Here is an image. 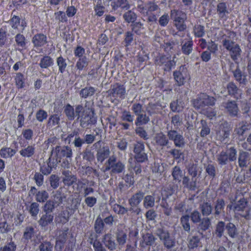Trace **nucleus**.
I'll list each match as a JSON object with an SVG mask.
<instances>
[{"label":"nucleus","mask_w":251,"mask_h":251,"mask_svg":"<svg viewBox=\"0 0 251 251\" xmlns=\"http://www.w3.org/2000/svg\"><path fill=\"white\" fill-rule=\"evenodd\" d=\"M32 42L34 47L39 50V52H42V48L48 43L47 37L43 33H37L32 37Z\"/></svg>","instance_id":"obj_14"},{"label":"nucleus","mask_w":251,"mask_h":251,"mask_svg":"<svg viewBox=\"0 0 251 251\" xmlns=\"http://www.w3.org/2000/svg\"><path fill=\"white\" fill-rule=\"evenodd\" d=\"M57 165V162L54 160L52 155L50 157L46 162L40 166V171L44 175L47 176L51 173L53 169H55Z\"/></svg>","instance_id":"obj_13"},{"label":"nucleus","mask_w":251,"mask_h":251,"mask_svg":"<svg viewBox=\"0 0 251 251\" xmlns=\"http://www.w3.org/2000/svg\"><path fill=\"white\" fill-rule=\"evenodd\" d=\"M53 64L52 58L49 55H45L41 59L39 65L41 68L46 69L52 65Z\"/></svg>","instance_id":"obj_37"},{"label":"nucleus","mask_w":251,"mask_h":251,"mask_svg":"<svg viewBox=\"0 0 251 251\" xmlns=\"http://www.w3.org/2000/svg\"><path fill=\"white\" fill-rule=\"evenodd\" d=\"M216 100L214 97L209 96L205 93H201L199 97L193 101L194 106L197 108H201L206 106H214Z\"/></svg>","instance_id":"obj_6"},{"label":"nucleus","mask_w":251,"mask_h":251,"mask_svg":"<svg viewBox=\"0 0 251 251\" xmlns=\"http://www.w3.org/2000/svg\"><path fill=\"white\" fill-rule=\"evenodd\" d=\"M136 119L135 121V124L136 126H141L147 124L150 118L149 116H147L146 114L141 113L136 116Z\"/></svg>","instance_id":"obj_30"},{"label":"nucleus","mask_w":251,"mask_h":251,"mask_svg":"<svg viewBox=\"0 0 251 251\" xmlns=\"http://www.w3.org/2000/svg\"><path fill=\"white\" fill-rule=\"evenodd\" d=\"M138 5L136 8H133L132 10H129L123 16H137L135 10L139 11L141 14H146V16H155L159 8L154 2L150 1L147 3L141 0H137Z\"/></svg>","instance_id":"obj_2"},{"label":"nucleus","mask_w":251,"mask_h":251,"mask_svg":"<svg viewBox=\"0 0 251 251\" xmlns=\"http://www.w3.org/2000/svg\"><path fill=\"white\" fill-rule=\"evenodd\" d=\"M126 233L123 230H118L117 233V241L120 245H124L126 241Z\"/></svg>","instance_id":"obj_51"},{"label":"nucleus","mask_w":251,"mask_h":251,"mask_svg":"<svg viewBox=\"0 0 251 251\" xmlns=\"http://www.w3.org/2000/svg\"><path fill=\"white\" fill-rule=\"evenodd\" d=\"M125 169V165L120 160H117L116 156H110L105 164L103 172L110 171L111 174L122 173Z\"/></svg>","instance_id":"obj_4"},{"label":"nucleus","mask_w":251,"mask_h":251,"mask_svg":"<svg viewBox=\"0 0 251 251\" xmlns=\"http://www.w3.org/2000/svg\"><path fill=\"white\" fill-rule=\"evenodd\" d=\"M17 150L9 147H2L0 150V157L2 158L12 157L16 153Z\"/></svg>","instance_id":"obj_27"},{"label":"nucleus","mask_w":251,"mask_h":251,"mask_svg":"<svg viewBox=\"0 0 251 251\" xmlns=\"http://www.w3.org/2000/svg\"><path fill=\"white\" fill-rule=\"evenodd\" d=\"M154 140L156 144L160 147H165L169 143V141L166 135L162 132L156 134Z\"/></svg>","instance_id":"obj_28"},{"label":"nucleus","mask_w":251,"mask_h":251,"mask_svg":"<svg viewBox=\"0 0 251 251\" xmlns=\"http://www.w3.org/2000/svg\"><path fill=\"white\" fill-rule=\"evenodd\" d=\"M201 209L203 216H208L211 213L212 207L210 203L205 202L201 205Z\"/></svg>","instance_id":"obj_52"},{"label":"nucleus","mask_w":251,"mask_h":251,"mask_svg":"<svg viewBox=\"0 0 251 251\" xmlns=\"http://www.w3.org/2000/svg\"><path fill=\"white\" fill-rule=\"evenodd\" d=\"M167 135L170 140L174 142L176 147L182 148L185 146V141L182 134L176 130H170L167 132Z\"/></svg>","instance_id":"obj_10"},{"label":"nucleus","mask_w":251,"mask_h":251,"mask_svg":"<svg viewBox=\"0 0 251 251\" xmlns=\"http://www.w3.org/2000/svg\"><path fill=\"white\" fill-rule=\"evenodd\" d=\"M96 90L94 87L92 86L86 87L80 90V95L83 98H87L93 96Z\"/></svg>","instance_id":"obj_42"},{"label":"nucleus","mask_w":251,"mask_h":251,"mask_svg":"<svg viewBox=\"0 0 251 251\" xmlns=\"http://www.w3.org/2000/svg\"><path fill=\"white\" fill-rule=\"evenodd\" d=\"M49 194L46 190L39 191L36 194L35 200L39 202H44L49 198Z\"/></svg>","instance_id":"obj_44"},{"label":"nucleus","mask_w":251,"mask_h":251,"mask_svg":"<svg viewBox=\"0 0 251 251\" xmlns=\"http://www.w3.org/2000/svg\"><path fill=\"white\" fill-rule=\"evenodd\" d=\"M97 118L95 116L93 111L88 110L84 112L80 120V125L83 127H86L89 125L96 124Z\"/></svg>","instance_id":"obj_9"},{"label":"nucleus","mask_w":251,"mask_h":251,"mask_svg":"<svg viewBox=\"0 0 251 251\" xmlns=\"http://www.w3.org/2000/svg\"><path fill=\"white\" fill-rule=\"evenodd\" d=\"M182 184L184 187L191 191H195L197 189V179L192 177L191 181L188 176H184L182 179Z\"/></svg>","instance_id":"obj_22"},{"label":"nucleus","mask_w":251,"mask_h":251,"mask_svg":"<svg viewBox=\"0 0 251 251\" xmlns=\"http://www.w3.org/2000/svg\"><path fill=\"white\" fill-rule=\"evenodd\" d=\"M228 94L231 97L238 100L241 97V91L233 82H229L226 86Z\"/></svg>","instance_id":"obj_17"},{"label":"nucleus","mask_w":251,"mask_h":251,"mask_svg":"<svg viewBox=\"0 0 251 251\" xmlns=\"http://www.w3.org/2000/svg\"><path fill=\"white\" fill-rule=\"evenodd\" d=\"M144 195V193L141 191H139L134 194L128 200L130 205L131 207L137 206L142 201Z\"/></svg>","instance_id":"obj_25"},{"label":"nucleus","mask_w":251,"mask_h":251,"mask_svg":"<svg viewBox=\"0 0 251 251\" xmlns=\"http://www.w3.org/2000/svg\"><path fill=\"white\" fill-rule=\"evenodd\" d=\"M222 106L232 117H237L239 112L238 104L236 101L228 100L222 103Z\"/></svg>","instance_id":"obj_12"},{"label":"nucleus","mask_w":251,"mask_h":251,"mask_svg":"<svg viewBox=\"0 0 251 251\" xmlns=\"http://www.w3.org/2000/svg\"><path fill=\"white\" fill-rule=\"evenodd\" d=\"M173 76L175 81L179 86L183 85L187 79L190 77L188 70L184 66H181L178 70L174 71Z\"/></svg>","instance_id":"obj_8"},{"label":"nucleus","mask_w":251,"mask_h":251,"mask_svg":"<svg viewBox=\"0 0 251 251\" xmlns=\"http://www.w3.org/2000/svg\"><path fill=\"white\" fill-rule=\"evenodd\" d=\"M104 224L103 220L100 218L98 217L95 221L94 225V229L97 234H101L104 228Z\"/></svg>","instance_id":"obj_46"},{"label":"nucleus","mask_w":251,"mask_h":251,"mask_svg":"<svg viewBox=\"0 0 251 251\" xmlns=\"http://www.w3.org/2000/svg\"><path fill=\"white\" fill-rule=\"evenodd\" d=\"M174 24L176 27L177 29L179 31H183L186 28V25L185 24L184 22L186 19L187 17H184L185 18L182 17H175Z\"/></svg>","instance_id":"obj_31"},{"label":"nucleus","mask_w":251,"mask_h":251,"mask_svg":"<svg viewBox=\"0 0 251 251\" xmlns=\"http://www.w3.org/2000/svg\"><path fill=\"white\" fill-rule=\"evenodd\" d=\"M226 228L225 223L223 221L218 223L216 227V233L218 237H221Z\"/></svg>","instance_id":"obj_63"},{"label":"nucleus","mask_w":251,"mask_h":251,"mask_svg":"<svg viewBox=\"0 0 251 251\" xmlns=\"http://www.w3.org/2000/svg\"><path fill=\"white\" fill-rule=\"evenodd\" d=\"M228 235L232 238L235 237L237 234V228L232 223H228L226 226Z\"/></svg>","instance_id":"obj_47"},{"label":"nucleus","mask_w":251,"mask_h":251,"mask_svg":"<svg viewBox=\"0 0 251 251\" xmlns=\"http://www.w3.org/2000/svg\"><path fill=\"white\" fill-rule=\"evenodd\" d=\"M34 232V228L32 226H27L25 229L23 234V238L25 240L28 241L33 237Z\"/></svg>","instance_id":"obj_59"},{"label":"nucleus","mask_w":251,"mask_h":251,"mask_svg":"<svg viewBox=\"0 0 251 251\" xmlns=\"http://www.w3.org/2000/svg\"><path fill=\"white\" fill-rule=\"evenodd\" d=\"M16 249L17 245L11 238L9 242L8 240L3 247L0 248V251H16Z\"/></svg>","instance_id":"obj_43"},{"label":"nucleus","mask_w":251,"mask_h":251,"mask_svg":"<svg viewBox=\"0 0 251 251\" xmlns=\"http://www.w3.org/2000/svg\"><path fill=\"white\" fill-rule=\"evenodd\" d=\"M64 112L69 120L72 121L75 118V113L74 107L68 103L64 108Z\"/></svg>","instance_id":"obj_39"},{"label":"nucleus","mask_w":251,"mask_h":251,"mask_svg":"<svg viewBox=\"0 0 251 251\" xmlns=\"http://www.w3.org/2000/svg\"><path fill=\"white\" fill-rule=\"evenodd\" d=\"M125 20L128 23L131 22L132 30L137 34L141 33V30L143 28V25L140 22H135L137 17H124Z\"/></svg>","instance_id":"obj_19"},{"label":"nucleus","mask_w":251,"mask_h":251,"mask_svg":"<svg viewBox=\"0 0 251 251\" xmlns=\"http://www.w3.org/2000/svg\"><path fill=\"white\" fill-rule=\"evenodd\" d=\"M110 154L109 148L108 146H104L97 151V158L98 162H103L108 157Z\"/></svg>","instance_id":"obj_20"},{"label":"nucleus","mask_w":251,"mask_h":251,"mask_svg":"<svg viewBox=\"0 0 251 251\" xmlns=\"http://www.w3.org/2000/svg\"><path fill=\"white\" fill-rule=\"evenodd\" d=\"M35 152V145H28L26 147L22 149L19 151L20 154L25 158L31 157Z\"/></svg>","instance_id":"obj_23"},{"label":"nucleus","mask_w":251,"mask_h":251,"mask_svg":"<svg viewBox=\"0 0 251 251\" xmlns=\"http://www.w3.org/2000/svg\"><path fill=\"white\" fill-rule=\"evenodd\" d=\"M217 158L219 165H225L228 162H232L236 160L237 151L234 147H230L226 151H221L217 155Z\"/></svg>","instance_id":"obj_5"},{"label":"nucleus","mask_w":251,"mask_h":251,"mask_svg":"<svg viewBox=\"0 0 251 251\" xmlns=\"http://www.w3.org/2000/svg\"><path fill=\"white\" fill-rule=\"evenodd\" d=\"M247 205V202L244 199L240 200L234 206V211L237 213L238 212H243L245 210L244 213L239 214V215L247 220H250L251 219V215L250 214L251 210L250 208L246 209Z\"/></svg>","instance_id":"obj_11"},{"label":"nucleus","mask_w":251,"mask_h":251,"mask_svg":"<svg viewBox=\"0 0 251 251\" xmlns=\"http://www.w3.org/2000/svg\"><path fill=\"white\" fill-rule=\"evenodd\" d=\"M234 77L235 80L240 84H245L247 81L246 75L243 73L239 69H236L233 72Z\"/></svg>","instance_id":"obj_38"},{"label":"nucleus","mask_w":251,"mask_h":251,"mask_svg":"<svg viewBox=\"0 0 251 251\" xmlns=\"http://www.w3.org/2000/svg\"><path fill=\"white\" fill-rule=\"evenodd\" d=\"M123 179L125 180L126 183V187H130L131 186L133 185L135 181L134 178V174L133 173L130 172L129 174H127L126 175L123 177Z\"/></svg>","instance_id":"obj_58"},{"label":"nucleus","mask_w":251,"mask_h":251,"mask_svg":"<svg viewBox=\"0 0 251 251\" xmlns=\"http://www.w3.org/2000/svg\"><path fill=\"white\" fill-rule=\"evenodd\" d=\"M249 154L248 152L242 151L239 153L238 157V164L240 167L243 168L247 166Z\"/></svg>","instance_id":"obj_36"},{"label":"nucleus","mask_w":251,"mask_h":251,"mask_svg":"<svg viewBox=\"0 0 251 251\" xmlns=\"http://www.w3.org/2000/svg\"><path fill=\"white\" fill-rule=\"evenodd\" d=\"M88 63V59L86 56H83L78 59L75 64V68L79 71H82L87 67Z\"/></svg>","instance_id":"obj_34"},{"label":"nucleus","mask_w":251,"mask_h":251,"mask_svg":"<svg viewBox=\"0 0 251 251\" xmlns=\"http://www.w3.org/2000/svg\"><path fill=\"white\" fill-rule=\"evenodd\" d=\"M134 159L138 163H143L148 160V155L145 152L134 153Z\"/></svg>","instance_id":"obj_61"},{"label":"nucleus","mask_w":251,"mask_h":251,"mask_svg":"<svg viewBox=\"0 0 251 251\" xmlns=\"http://www.w3.org/2000/svg\"><path fill=\"white\" fill-rule=\"evenodd\" d=\"M184 106V102L182 100L177 99L171 102L170 107L173 112H180L183 111Z\"/></svg>","instance_id":"obj_24"},{"label":"nucleus","mask_w":251,"mask_h":251,"mask_svg":"<svg viewBox=\"0 0 251 251\" xmlns=\"http://www.w3.org/2000/svg\"><path fill=\"white\" fill-rule=\"evenodd\" d=\"M201 123L202 126L200 135L201 137H204L210 133V129L206 121L202 120L201 121Z\"/></svg>","instance_id":"obj_54"},{"label":"nucleus","mask_w":251,"mask_h":251,"mask_svg":"<svg viewBox=\"0 0 251 251\" xmlns=\"http://www.w3.org/2000/svg\"><path fill=\"white\" fill-rule=\"evenodd\" d=\"M201 239L198 236H193L188 240V247L190 249H194L200 246Z\"/></svg>","instance_id":"obj_35"},{"label":"nucleus","mask_w":251,"mask_h":251,"mask_svg":"<svg viewBox=\"0 0 251 251\" xmlns=\"http://www.w3.org/2000/svg\"><path fill=\"white\" fill-rule=\"evenodd\" d=\"M107 94L111 102L118 103L126 98V87L121 83H115L111 85L110 89L107 91Z\"/></svg>","instance_id":"obj_3"},{"label":"nucleus","mask_w":251,"mask_h":251,"mask_svg":"<svg viewBox=\"0 0 251 251\" xmlns=\"http://www.w3.org/2000/svg\"><path fill=\"white\" fill-rule=\"evenodd\" d=\"M102 242L109 250L113 251L115 249L116 244L114 240L113 239L112 235L111 233L105 234L102 238Z\"/></svg>","instance_id":"obj_21"},{"label":"nucleus","mask_w":251,"mask_h":251,"mask_svg":"<svg viewBox=\"0 0 251 251\" xmlns=\"http://www.w3.org/2000/svg\"><path fill=\"white\" fill-rule=\"evenodd\" d=\"M159 238L163 242L164 246L168 249L174 247L175 245V240L171 237L169 233L164 230H161L159 235Z\"/></svg>","instance_id":"obj_15"},{"label":"nucleus","mask_w":251,"mask_h":251,"mask_svg":"<svg viewBox=\"0 0 251 251\" xmlns=\"http://www.w3.org/2000/svg\"><path fill=\"white\" fill-rule=\"evenodd\" d=\"M14 82L18 89H21L25 87V78L21 73L16 74L14 77Z\"/></svg>","instance_id":"obj_26"},{"label":"nucleus","mask_w":251,"mask_h":251,"mask_svg":"<svg viewBox=\"0 0 251 251\" xmlns=\"http://www.w3.org/2000/svg\"><path fill=\"white\" fill-rule=\"evenodd\" d=\"M56 63L58 67L59 73L63 74L66 71L67 66L66 59L61 55L57 58Z\"/></svg>","instance_id":"obj_41"},{"label":"nucleus","mask_w":251,"mask_h":251,"mask_svg":"<svg viewBox=\"0 0 251 251\" xmlns=\"http://www.w3.org/2000/svg\"><path fill=\"white\" fill-rule=\"evenodd\" d=\"M225 206V201L223 199H218L216 201L215 206V214L218 215L220 214L221 211L224 209Z\"/></svg>","instance_id":"obj_62"},{"label":"nucleus","mask_w":251,"mask_h":251,"mask_svg":"<svg viewBox=\"0 0 251 251\" xmlns=\"http://www.w3.org/2000/svg\"><path fill=\"white\" fill-rule=\"evenodd\" d=\"M53 244L50 241H44L39 246V251H52Z\"/></svg>","instance_id":"obj_56"},{"label":"nucleus","mask_w":251,"mask_h":251,"mask_svg":"<svg viewBox=\"0 0 251 251\" xmlns=\"http://www.w3.org/2000/svg\"><path fill=\"white\" fill-rule=\"evenodd\" d=\"M190 216L188 215L182 216L180 218V223L183 229L187 232L190 230V225L189 223Z\"/></svg>","instance_id":"obj_50"},{"label":"nucleus","mask_w":251,"mask_h":251,"mask_svg":"<svg viewBox=\"0 0 251 251\" xmlns=\"http://www.w3.org/2000/svg\"><path fill=\"white\" fill-rule=\"evenodd\" d=\"M154 205V198L151 195L146 196L144 200V205L145 208L152 207Z\"/></svg>","instance_id":"obj_64"},{"label":"nucleus","mask_w":251,"mask_h":251,"mask_svg":"<svg viewBox=\"0 0 251 251\" xmlns=\"http://www.w3.org/2000/svg\"><path fill=\"white\" fill-rule=\"evenodd\" d=\"M51 155L54 160L64 168H69L72 160L73 151L69 146H56L53 147L51 151Z\"/></svg>","instance_id":"obj_1"},{"label":"nucleus","mask_w":251,"mask_h":251,"mask_svg":"<svg viewBox=\"0 0 251 251\" xmlns=\"http://www.w3.org/2000/svg\"><path fill=\"white\" fill-rule=\"evenodd\" d=\"M230 130V126L226 121L224 122L220 125L218 132L220 136H221L222 140H224L229 137Z\"/></svg>","instance_id":"obj_18"},{"label":"nucleus","mask_w":251,"mask_h":251,"mask_svg":"<svg viewBox=\"0 0 251 251\" xmlns=\"http://www.w3.org/2000/svg\"><path fill=\"white\" fill-rule=\"evenodd\" d=\"M90 243L93 245L95 251H106L101 243L97 239L90 238Z\"/></svg>","instance_id":"obj_48"},{"label":"nucleus","mask_w":251,"mask_h":251,"mask_svg":"<svg viewBox=\"0 0 251 251\" xmlns=\"http://www.w3.org/2000/svg\"><path fill=\"white\" fill-rule=\"evenodd\" d=\"M223 45L224 48L229 51L232 60L236 62L240 56L241 53V50L239 45L228 39L223 40Z\"/></svg>","instance_id":"obj_7"},{"label":"nucleus","mask_w":251,"mask_h":251,"mask_svg":"<svg viewBox=\"0 0 251 251\" xmlns=\"http://www.w3.org/2000/svg\"><path fill=\"white\" fill-rule=\"evenodd\" d=\"M112 207L114 212L119 215H124L128 211L127 208L118 203H114L112 205Z\"/></svg>","instance_id":"obj_49"},{"label":"nucleus","mask_w":251,"mask_h":251,"mask_svg":"<svg viewBox=\"0 0 251 251\" xmlns=\"http://www.w3.org/2000/svg\"><path fill=\"white\" fill-rule=\"evenodd\" d=\"M239 126L237 128V134L240 136H242L247 131L251 128V124L246 122H242L239 125Z\"/></svg>","instance_id":"obj_40"},{"label":"nucleus","mask_w":251,"mask_h":251,"mask_svg":"<svg viewBox=\"0 0 251 251\" xmlns=\"http://www.w3.org/2000/svg\"><path fill=\"white\" fill-rule=\"evenodd\" d=\"M28 211L32 217H36L39 212V204L35 202H32L29 206Z\"/></svg>","instance_id":"obj_55"},{"label":"nucleus","mask_w":251,"mask_h":251,"mask_svg":"<svg viewBox=\"0 0 251 251\" xmlns=\"http://www.w3.org/2000/svg\"><path fill=\"white\" fill-rule=\"evenodd\" d=\"M172 175L174 180L180 182L182 177V171L178 166H176L173 168Z\"/></svg>","instance_id":"obj_57"},{"label":"nucleus","mask_w":251,"mask_h":251,"mask_svg":"<svg viewBox=\"0 0 251 251\" xmlns=\"http://www.w3.org/2000/svg\"><path fill=\"white\" fill-rule=\"evenodd\" d=\"M127 0H114L111 2L113 9L115 10L118 8H125L126 10L129 8V5L126 3Z\"/></svg>","instance_id":"obj_33"},{"label":"nucleus","mask_w":251,"mask_h":251,"mask_svg":"<svg viewBox=\"0 0 251 251\" xmlns=\"http://www.w3.org/2000/svg\"><path fill=\"white\" fill-rule=\"evenodd\" d=\"M193 33L195 37H202L205 34L204 26L200 25H196L193 28Z\"/></svg>","instance_id":"obj_45"},{"label":"nucleus","mask_w":251,"mask_h":251,"mask_svg":"<svg viewBox=\"0 0 251 251\" xmlns=\"http://www.w3.org/2000/svg\"><path fill=\"white\" fill-rule=\"evenodd\" d=\"M67 233L66 231H63L56 238L55 247L61 250L64 248V245L67 240Z\"/></svg>","instance_id":"obj_32"},{"label":"nucleus","mask_w":251,"mask_h":251,"mask_svg":"<svg viewBox=\"0 0 251 251\" xmlns=\"http://www.w3.org/2000/svg\"><path fill=\"white\" fill-rule=\"evenodd\" d=\"M200 222L199 228L203 231L207 230L211 226V221L208 218H203Z\"/></svg>","instance_id":"obj_53"},{"label":"nucleus","mask_w":251,"mask_h":251,"mask_svg":"<svg viewBox=\"0 0 251 251\" xmlns=\"http://www.w3.org/2000/svg\"><path fill=\"white\" fill-rule=\"evenodd\" d=\"M15 38L17 45L19 47H21L22 49H24L26 45L25 36L23 34L19 33L16 35Z\"/></svg>","instance_id":"obj_60"},{"label":"nucleus","mask_w":251,"mask_h":251,"mask_svg":"<svg viewBox=\"0 0 251 251\" xmlns=\"http://www.w3.org/2000/svg\"><path fill=\"white\" fill-rule=\"evenodd\" d=\"M53 220V216L51 213H46L42 216L39 221V224L43 227L48 226Z\"/></svg>","instance_id":"obj_29"},{"label":"nucleus","mask_w":251,"mask_h":251,"mask_svg":"<svg viewBox=\"0 0 251 251\" xmlns=\"http://www.w3.org/2000/svg\"><path fill=\"white\" fill-rule=\"evenodd\" d=\"M180 43L182 53L186 55L190 54L192 52L194 45L192 37L188 36V38L181 40Z\"/></svg>","instance_id":"obj_16"}]
</instances>
